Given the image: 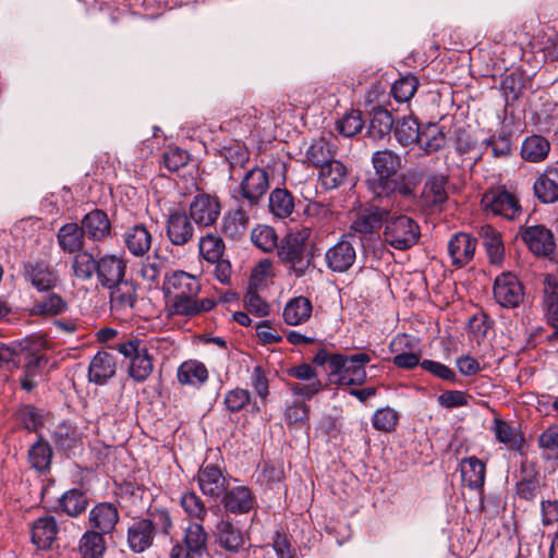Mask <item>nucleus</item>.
Here are the masks:
<instances>
[{
  "instance_id": "nucleus-1",
  "label": "nucleus",
  "mask_w": 558,
  "mask_h": 558,
  "mask_svg": "<svg viewBox=\"0 0 558 558\" xmlns=\"http://www.w3.org/2000/svg\"><path fill=\"white\" fill-rule=\"evenodd\" d=\"M375 177L367 179V187L376 199H387V204L399 206V197L412 199L414 184L404 175H397L401 168V157L392 150H378L372 156Z\"/></svg>"
},
{
  "instance_id": "nucleus-2",
  "label": "nucleus",
  "mask_w": 558,
  "mask_h": 558,
  "mask_svg": "<svg viewBox=\"0 0 558 558\" xmlns=\"http://www.w3.org/2000/svg\"><path fill=\"white\" fill-rule=\"evenodd\" d=\"M201 288L197 277L186 271L174 270L166 274L161 289L166 296L172 298L170 314L192 318L213 310L216 305L213 299L197 298Z\"/></svg>"
},
{
  "instance_id": "nucleus-3",
  "label": "nucleus",
  "mask_w": 558,
  "mask_h": 558,
  "mask_svg": "<svg viewBox=\"0 0 558 558\" xmlns=\"http://www.w3.org/2000/svg\"><path fill=\"white\" fill-rule=\"evenodd\" d=\"M311 235L312 229L302 227L280 241L277 255L290 276L302 278L315 269V245L310 242Z\"/></svg>"
},
{
  "instance_id": "nucleus-4",
  "label": "nucleus",
  "mask_w": 558,
  "mask_h": 558,
  "mask_svg": "<svg viewBox=\"0 0 558 558\" xmlns=\"http://www.w3.org/2000/svg\"><path fill=\"white\" fill-rule=\"evenodd\" d=\"M112 349L129 360V375L133 380L143 383L148 379L154 371V359L143 340L129 339L114 343Z\"/></svg>"
},
{
  "instance_id": "nucleus-5",
  "label": "nucleus",
  "mask_w": 558,
  "mask_h": 558,
  "mask_svg": "<svg viewBox=\"0 0 558 558\" xmlns=\"http://www.w3.org/2000/svg\"><path fill=\"white\" fill-rule=\"evenodd\" d=\"M482 208L487 216L515 220L522 215V206L517 194L499 185L488 189L481 199Z\"/></svg>"
},
{
  "instance_id": "nucleus-6",
  "label": "nucleus",
  "mask_w": 558,
  "mask_h": 558,
  "mask_svg": "<svg viewBox=\"0 0 558 558\" xmlns=\"http://www.w3.org/2000/svg\"><path fill=\"white\" fill-rule=\"evenodd\" d=\"M369 362L371 356L364 352L351 355L335 353L330 376L336 377L339 385H362L366 379L365 367Z\"/></svg>"
},
{
  "instance_id": "nucleus-7",
  "label": "nucleus",
  "mask_w": 558,
  "mask_h": 558,
  "mask_svg": "<svg viewBox=\"0 0 558 558\" xmlns=\"http://www.w3.org/2000/svg\"><path fill=\"white\" fill-rule=\"evenodd\" d=\"M421 238L417 222L409 216L399 215L387 218L384 239L396 250L405 251L414 246Z\"/></svg>"
},
{
  "instance_id": "nucleus-8",
  "label": "nucleus",
  "mask_w": 558,
  "mask_h": 558,
  "mask_svg": "<svg viewBox=\"0 0 558 558\" xmlns=\"http://www.w3.org/2000/svg\"><path fill=\"white\" fill-rule=\"evenodd\" d=\"M269 174L260 167H253L243 177L234 196L236 201L247 204L248 207H257L269 190Z\"/></svg>"
},
{
  "instance_id": "nucleus-9",
  "label": "nucleus",
  "mask_w": 558,
  "mask_h": 558,
  "mask_svg": "<svg viewBox=\"0 0 558 558\" xmlns=\"http://www.w3.org/2000/svg\"><path fill=\"white\" fill-rule=\"evenodd\" d=\"M22 276L38 292L52 291L60 283L58 270L47 260L33 259L23 263Z\"/></svg>"
},
{
  "instance_id": "nucleus-10",
  "label": "nucleus",
  "mask_w": 558,
  "mask_h": 558,
  "mask_svg": "<svg viewBox=\"0 0 558 558\" xmlns=\"http://www.w3.org/2000/svg\"><path fill=\"white\" fill-rule=\"evenodd\" d=\"M517 236L536 256L547 257L556 247L553 232L544 225L521 226Z\"/></svg>"
},
{
  "instance_id": "nucleus-11",
  "label": "nucleus",
  "mask_w": 558,
  "mask_h": 558,
  "mask_svg": "<svg viewBox=\"0 0 558 558\" xmlns=\"http://www.w3.org/2000/svg\"><path fill=\"white\" fill-rule=\"evenodd\" d=\"M355 244V235H342L340 240L328 248L325 254L327 267L335 272L348 271L356 259Z\"/></svg>"
},
{
  "instance_id": "nucleus-12",
  "label": "nucleus",
  "mask_w": 558,
  "mask_h": 558,
  "mask_svg": "<svg viewBox=\"0 0 558 558\" xmlns=\"http://www.w3.org/2000/svg\"><path fill=\"white\" fill-rule=\"evenodd\" d=\"M493 293L496 302L505 308H515L524 299L523 286L512 272H502L496 277Z\"/></svg>"
},
{
  "instance_id": "nucleus-13",
  "label": "nucleus",
  "mask_w": 558,
  "mask_h": 558,
  "mask_svg": "<svg viewBox=\"0 0 558 558\" xmlns=\"http://www.w3.org/2000/svg\"><path fill=\"white\" fill-rule=\"evenodd\" d=\"M126 275V260L114 254H104L97 258L96 279L98 286L108 289Z\"/></svg>"
},
{
  "instance_id": "nucleus-14",
  "label": "nucleus",
  "mask_w": 558,
  "mask_h": 558,
  "mask_svg": "<svg viewBox=\"0 0 558 558\" xmlns=\"http://www.w3.org/2000/svg\"><path fill=\"white\" fill-rule=\"evenodd\" d=\"M198 487L203 495L219 499L229 486V480L222 470L214 464H203L196 475Z\"/></svg>"
},
{
  "instance_id": "nucleus-15",
  "label": "nucleus",
  "mask_w": 558,
  "mask_h": 558,
  "mask_svg": "<svg viewBox=\"0 0 558 558\" xmlns=\"http://www.w3.org/2000/svg\"><path fill=\"white\" fill-rule=\"evenodd\" d=\"M378 201L383 206L366 207L357 213L355 220L351 225V229L354 232L371 234L381 228L384 220H387L389 215L388 208H393L395 206L387 204V199Z\"/></svg>"
},
{
  "instance_id": "nucleus-16",
  "label": "nucleus",
  "mask_w": 558,
  "mask_h": 558,
  "mask_svg": "<svg viewBox=\"0 0 558 558\" xmlns=\"http://www.w3.org/2000/svg\"><path fill=\"white\" fill-rule=\"evenodd\" d=\"M220 203L217 197L209 194H197L190 204V218L198 227L214 225L220 215Z\"/></svg>"
},
{
  "instance_id": "nucleus-17",
  "label": "nucleus",
  "mask_w": 558,
  "mask_h": 558,
  "mask_svg": "<svg viewBox=\"0 0 558 558\" xmlns=\"http://www.w3.org/2000/svg\"><path fill=\"white\" fill-rule=\"evenodd\" d=\"M120 521L118 507L109 501L96 504L88 513L90 531H98L101 535L111 534Z\"/></svg>"
},
{
  "instance_id": "nucleus-18",
  "label": "nucleus",
  "mask_w": 558,
  "mask_h": 558,
  "mask_svg": "<svg viewBox=\"0 0 558 558\" xmlns=\"http://www.w3.org/2000/svg\"><path fill=\"white\" fill-rule=\"evenodd\" d=\"M476 246V238L466 232L454 233L447 245L451 264L457 268L466 266L473 259Z\"/></svg>"
},
{
  "instance_id": "nucleus-19",
  "label": "nucleus",
  "mask_w": 558,
  "mask_h": 558,
  "mask_svg": "<svg viewBox=\"0 0 558 558\" xmlns=\"http://www.w3.org/2000/svg\"><path fill=\"white\" fill-rule=\"evenodd\" d=\"M255 207H248L240 201H236V207L230 209L222 220V232L232 240L241 239L248 230L251 211Z\"/></svg>"
},
{
  "instance_id": "nucleus-20",
  "label": "nucleus",
  "mask_w": 558,
  "mask_h": 558,
  "mask_svg": "<svg viewBox=\"0 0 558 558\" xmlns=\"http://www.w3.org/2000/svg\"><path fill=\"white\" fill-rule=\"evenodd\" d=\"M533 193L542 204H555L558 202V166H547L537 175L533 184Z\"/></svg>"
},
{
  "instance_id": "nucleus-21",
  "label": "nucleus",
  "mask_w": 558,
  "mask_h": 558,
  "mask_svg": "<svg viewBox=\"0 0 558 558\" xmlns=\"http://www.w3.org/2000/svg\"><path fill=\"white\" fill-rule=\"evenodd\" d=\"M155 539L150 521L145 518H135L126 531V542L131 551L141 554L148 549Z\"/></svg>"
},
{
  "instance_id": "nucleus-22",
  "label": "nucleus",
  "mask_w": 558,
  "mask_h": 558,
  "mask_svg": "<svg viewBox=\"0 0 558 558\" xmlns=\"http://www.w3.org/2000/svg\"><path fill=\"white\" fill-rule=\"evenodd\" d=\"M221 497L225 510L232 514L247 513L256 504L253 492L243 485L228 487Z\"/></svg>"
},
{
  "instance_id": "nucleus-23",
  "label": "nucleus",
  "mask_w": 558,
  "mask_h": 558,
  "mask_svg": "<svg viewBox=\"0 0 558 558\" xmlns=\"http://www.w3.org/2000/svg\"><path fill=\"white\" fill-rule=\"evenodd\" d=\"M194 235V227L185 211H172L167 219V236L173 245L182 246Z\"/></svg>"
},
{
  "instance_id": "nucleus-24",
  "label": "nucleus",
  "mask_w": 558,
  "mask_h": 558,
  "mask_svg": "<svg viewBox=\"0 0 558 558\" xmlns=\"http://www.w3.org/2000/svg\"><path fill=\"white\" fill-rule=\"evenodd\" d=\"M110 307L116 312H128L137 302V284L133 280L123 279L108 288Z\"/></svg>"
},
{
  "instance_id": "nucleus-25",
  "label": "nucleus",
  "mask_w": 558,
  "mask_h": 558,
  "mask_svg": "<svg viewBox=\"0 0 558 558\" xmlns=\"http://www.w3.org/2000/svg\"><path fill=\"white\" fill-rule=\"evenodd\" d=\"M414 344L408 335H398L390 343V350L395 353L392 363L403 369H412L421 365V354L413 351Z\"/></svg>"
},
{
  "instance_id": "nucleus-26",
  "label": "nucleus",
  "mask_w": 558,
  "mask_h": 558,
  "mask_svg": "<svg viewBox=\"0 0 558 558\" xmlns=\"http://www.w3.org/2000/svg\"><path fill=\"white\" fill-rule=\"evenodd\" d=\"M81 227L84 234L94 242H101L111 233L108 215L101 209H94L86 214L81 221Z\"/></svg>"
},
{
  "instance_id": "nucleus-27",
  "label": "nucleus",
  "mask_w": 558,
  "mask_h": 558,
  "mask_svg": "<svg viewBox=\"0 0 558 558\" xmlns=\"http://www.w3.org/2000/svg\"><path fill=\"white\" fill-rule=\"evenodd\" d=\"M478 236L492 265L501 266L505 260V245L501 233L490 225L481 226Z\"/></svg>"
},
{
  "instance_id": "nucleus-28",
  "label": "nucleus",
  "mask_w": 558,
  "mask_h": 558,
  "mask_svg": "<svg viewBox=\"0 0 558 558\" xmlns=\"http://www.w3.org/2000/svg\"><path fill=\"white\" fill-rule=\"evenodd\" d=\"M116 374V361L112 354L98 351L88 366V379L96 385H105Z\"/></svg>"
},
{
  "instance_id": "nucleus-29",
  "label": "nucleus",
  "mask_w": 558,
  "mask_h": 558,
  "mask_svg": "<svg viewBox=\"0 0 558 558\" xmlns=\"http://www.w3.org/2000/svg\"><path fill=\"white\" fill-rule=\"evenodd\" d=\"M216 541L227 551L236 553L245 548L247 537L230 521H220L216 526Z\"/></svg>"
},
{
  "instance_id": "nucleus-30",
  "label": "nucleus",
  "mask_w": 558,
  "mask_h": 558,
  "mask_svg": "<svg viewBox=\"0 0 558 558\" xmlns=\"http://www.w3.org/2000/svg\"><path fill=\"white\" fill-rule=\"evenodd\" d=\"M57 242L62 252L75 254L84 250L85 234L80 225L68 222L58 230Z\"/></svg>"
},
{
  "instance_id": "nucleus-31",
  "label": "nucleus",
  "mask_w": 558,
  "mask_h": 558,
  "mask_svg": "<svg viewBox=\"0 0 558 558\" xmlns=\"http://www.w3.org/2000/svg\"><path fill=\"white\" fill-rule=\"evenodd\" d=\"M58 524L53 517H41L31 527L32 542L38 549H48L56 541Z\"/></svg>"
},
{
  "instance_id": "nucleus-32",
  "label": "nucleus",
  "mask_w": 558,
  "mask_h": 558,
  "mask_svg": "<svg viewBox=\"0 0 558 558\" xmlns=\"http://www.w3.org/2000/svg\"><path fill=\"white\" fill-rule=\"evenodd\" d=\"M153 236L143 223L126 229L124 243L129 252L137 257L144 256L151 247Z\"/></svg>"
},
{
  "instance_id": "nucleus-33",
  "label": "nucleus",
  "mask_w": 558,
  "mask_h": 558,
  "mask_svg": "<svg viewBox=\"0 0 558 558\" xmlns=\"http://www.w3.org/2000/svg\"><path fill=\"white\" fill-rule=\"evenodd\" d=\"M460 471L463 483L472 490H481L485 484V463L475 456L461 460Z\"/></svg>"
},
{
  "instance_id": "nucleus-34",
  "label": "nucleus",
  "mask_w": 558,
  "mask_h": 558,
  "mask_svg": "<svg viewBox=\"0 0 558 558\" xmlns=\"http://www.w3.org/2000/svg\"><path fill=\"white\" fill-rule=\"evenodd\" d=\"M541 477L532 465L522 463L520 478L515 485L517 495L526 501L536 499L541 492Z\"/></svg>"
},
{
  "instance_id": "nucleus-35",
  "label": "nucleus",
  "mask_w": 558,
  "mask_h": 558,
  "mask_svg": "<svg viewBox=\"0 0 558 558\" xmlns=\"http://www.w3.org/2000/svg\"><path fill=\"white\" fill-rule=\"evenodd\" d=\"M295 208L294 196L284 187L274 189L268 197L269 213L277 219L289 218Z\"/></svg>"
},
{
  "instance_id": "nucleus-36",
  "label": "nucleus",
  "mask_w": 558,
  "mask_h": 558,
  "mask_svg": "<svg viewBox=\"0 0 558 558\" xmlns=\"http://www.w3.org/2000/svg\"><path fill=\"white\" fill-rule=\"evenodd\" d=\"M313 305L306 296H295L289 300L283 308V319L290 326H298L311 318Z\"/></svg>"
},
{
  "instance_id": "nucleus-37",
  "label": "nucleus",
  "mask_w": 558,
  "mask_h": 558,
  "mask_svg": "<svg viewBox=\"0 0 558 558\" xmlns=\"http://www.w3.org/2000/svg\"><path fill=\"white\" fill-rule=\"evenodd\" d=\"M549 151V141L542 135L533 134L523 141L520 155L525 161L538 163L548 157Z\"/></svg>"
},
{
  "instance_id": "nucleus-38",
  "label": "nucleus",
  "mask_w": 558,
  "mask_h": 558,
  "mask_svg": "<svg viewBox=\"0 0 558 558\" xmlns=\"http://www.w3.org/2000/svg\"><path fill=\"white\" fill-rule=\"evenodd\" d=\"M395 125V119L390 111L381 106L374 107L371 112L368 136L375 141L389 136Z\"/></svg>"
},
{
  "instance_id": "nucleus-39",
  "label": "nucleus",
  "mask_w": 558,
  "mask_h": 558,
  "mask_svg": "<svg viewBox=\"0 0 558 558\" xmlns=\"http://www.w3.org/2000/svg\"><path fill=\"white\" fill-rule=\"evenodd\" d=\"M89 500L85 492L80 488H72L61 495L58 506L63 513L71 518H77L84 513Z\"/></svg>"
},
{
  "instance_id": "nucleus-40",
  "label": "nucleus",
  "mask_w": 558,
  "mask_h": 558,
  "mask_svg": "<svg viewBox=\"0 0 558 558\" xmlns=\"http://www.w3.org/2000/svg\"><path fill=\"white\" fill-rule=\"evenodd\" d=\"M336 155L337 147L324 137L314 140L305 154L307 161L319 170L333 160Z\"/></svg>"
},
{
  "instance_id": "nucleus-41",
  "label": "nucleus",
  "mask_w": 558,
  "mask_h": 558,
  "mask_svg": "<svg viewBox=\"0 0 558 558\" xmlns=\"http://www.w3.org/2000/svg\"><path fill=\"white\" fill-rule=\"evenodd\" d=\"M447 184L445 175L429 177L422 193L424 203L432 208L440 207L448 199Z\"/></svg>"
},
{
  "instance_id": "nucleus-42",
  "label": "nucleus",
  "mask_w": 558,
  "mask_h": 558,
  "mask_svg": "<svg viewBox=\"0 0 558 558\" xmlns=\"http://www.w3.org/2000/svg\"><path fill=\"white\" fill-rule=\"evenodd\" d=\"M106 548L105 535L87 530L80 538L77 551L80 558H102Z\"/></svg>"
},
{
  "instance_id": "nucleus-43",
  "label": "nucleus",
  "mask_w": 558,
  "mask_h": 558,
  "mask_svg": "<svg viewBox=\"0 0 558 558\" xmlns=\"http://www.w3.org/2000/svg\"><path fill=\"white\" fill-rule=\"evenodd\" d=\"M97 258L93 253L83 250L74 254L71 262L72 276L83 282L90 281L95 276Z\"/></svg>"
},
{
  "instance_id": "nucleus-44",
  "label": "nucleus",
  "mask_w": 558,
  "mask_h": 558,
  "mask_svg": "<svg viewBox=\"0 0 558 558\" xmlns=\"http://www.w3.org/2000/svg\"><path fill=\"white\" fill-rule=\"evenodd\" d=\"M28 462L33 469L40 473L49 471L51 465L52 449L40 435L37 441L28 449Z\"/></svg>"
},
{
  "instance_id": "nucleus-45",
  "label": "nucleus",
  "mask_w": 558,
  "mask_h": 558,
  "mask_svg": "<svg viewBox=\"0 0 558 558\" xmlns=\"http://www.w3.org/2000/svg\"><path fill=\"white\" fill-rule=\"evenodd\" d=\"M68 308L69 304L62 295L49 291L46 296L34 303L32 313L35 315L58 316L66 312Z\"/></svg>"
},
{
  "instance_id": "nucleus-46",
  "label": "nucleus",
  "mask_w": 558,
  "mask_h": 558,
  "mask_svg": "<svg viewBox=\"0 0 558 558\" xmlns=\"http://www.w3.org/2000/svg\"><path fill=\"white\" fill-rule=\"evenodd\" d=\"M184 546L190 551L197 554L202 558L207 554L208 534L206 533L202 522H191L184 532Z\"/></svg>"
},
{
  "instance_id": "nucleus-47",
  "label": "nucleus",
  "mask_w": 558,
  "mask_h": 558,
  "mask_svg": "<svg viewBox=\"0 0 558 558\" xmlns=\"http://www.w3.org/2000/svg\"><path fill=\"white\" fill-rule=\"evenodd\" d=\"M318 177L326 190H335L344 183L348 169L341 161L333 159L319 170Z\"/></svg>"
},
{
  "instance_id": "nucleus-48",
  "label": "nucleus",
  "mask_w": 558,
  "mask_h": 558,
  "mask_svg": "<svg viewBox=\"0 0 558 558\" xmlns=\"http://www.w3.org/2000/svg\"><path fill=\"white\" fill-rule=\"evenodd\" d=\"M177 377L182 385L202 386L208 379V372L204 364L187 361L179 366Z\"/></svg>"
},
{
  "instance_id": "nucleus-49",
  "label": "nucleus",
  "mask_w": 558,
  "mask_h": 558,
  "mask_svg": "<svg viewBox=\"0 0 558 558\" xmlns=\"http://www.w3.org/2000/svg\"><path fill=\"white\" fill-rule=\"evenodd\" d=\"M166 274V260L158 255L147 257L140 269L141 278L149 288H159Z\"/></svg>"
},
{
  "instance_id": "nucleus-50",
  "label": "nucleus",
  "mask_w": 558,
  "mask_h": 558,
  "mask_svg": "<svg viewBox=\"0 0 558 558\" xmlns=\"http://www.w3.org/2000/svg\"><path fill=\"white\" fill-rule=\"evenodd\" d=\"M492 430L499 442L507 445L510 449L521 450L524 439L509 423L496 417L493 421Z\"/></svg>"
},
{
  "instance_id": "nucleus-51",
  "label": "nucleus",
  "mask_w": 558,
  "mask_h": 558,
  "mask_svg": "<svg viewBox=\"0 0 558 558\" xmlns=\"http://www.w3.org/2000/svg\"><path fill=\"white\" fill-rule=\"evenodd\" d=\"M421 130L417 120L411 116L398 120L393 129L395 137L402 146L417 144Z\"/></svg>"
},
{
  "instance_id": "nucleus-52",
  "label": "nucleus",
  "mask_w": 558,
  "mask_h": 558,
  "mask_svg": "<svg viewBox=\"0 0 558 558\" xmlns=\"http://www.w3.org/2000/svg\"><path fill=\"white\" fill-rule=\"evenodd\" d=\"M417 144L426 154H430L445 146L446 137L437 124L430 123L421 130Z\"/></svg>"
},
{
  "instance_id": "nucleus-53",
  "label": "nucleus",
  "mask_w": 558,
  "mask_h": 558,
  "mask_svg": "<svg viewBox=\"0 0 558 558\" xmlns=\"http://www.w3.org/2000/svg\"><path fill=\"white\" fill-rule=\"evenodd\" d=\"M544 306L548 322L556 327L558 324V281L546 278L544 283Z\"/></svg>"
},
{
  "instance_id": "nucleus-54",
  "label": "nucleus",
  "mask_w": 558,
  "mask_h": 558,
  "mask_svg": "<svg viewBox=\"0 0 558 558\" xmlns=\"http://www.w3.org/2000/svg\"><path fill=\"white\" fill-rule=\"evenodd\" d=\"M51 440L53 441L57 449L64 452H69L75 449L80 441L76 429L64 423L56 426L51 434Z\"/></svg>"
},
{
  "instance_id": "nucleus-55",
  "label": "nucleus",
  "mask_w": 558,
  "mask_h": 558,
  "mask_svg": "<svg viewBox=\"0 0 558 558\" xmlns=\"http://www.w3.org/2000/svg\"><path fill=\"white\" fill-rule=\"evenodd\" d=\"M251 240L253 244L263 252L278 250L279 243L275 229L270 226L258 225L252 230Z\"/></svg>"
},
{
  "instance_id": "nucleus-56",
  "label": "nucleus",
  "mask_w": 558,
  "mask_h": 558,
  "mask_svg": "<svg viewBox=\"0 0 558 558\" xmlns=\"http://www.w3.org/2000/svg\"><path fill=\"white\" fill-rule=\"evenodd\" d=\"M199 254L208 263L217 262L222 257L225 243L222 239L214 233L202 236L198 243Z\"/></svg>"
},
{
  "instance_id": "nucleus-57",
  "label": "nucleus",
  "mask_w": 558,
  "mask_h": 558,
  "mask_svg": "<svg viewBox=\"0 0 558 558\" xmlns=\"http://www.w3.org/2000/svg\"><path fill=\"white\" fill-rule=\"evenodd\" d=\"M180 505L190 518L198 522H203L207 517V508L204 501L194 492L183 494Z\"/></svg>"
},
{
  "instance_id": "nucleus-58",
  "label": "nucleus",
  "mask_w": 558,
  "mask_h": 558,
  "mask_svg": "<svg viewBox=\"0 0 558 558\" xmlns=\"http://www.w3.org/2000/svg\"><path fill=\"white\" fill-rule=\"evenodd\" d=\"M399 421V413L392 408L377 409L372 416V425L376 430L390 433L395 430Z\"/></svg>"
},
{
  "instance_id": "nucleus-59",
  "label": "nucleus",
  "mask_w": 558,
  "mask_h": 558,
  "mask_svg": "<svg viewBox=\"0 0 558 558\" xmlns=\"http://www.w3.org/2000/svg\"><path fill=\"white\" fill-rule=\"evenodd\" d=\"M418 87V80L414 75H407L393 83L391 86V94L399 102L410 100Z\"/></svg>"
},
{
  "instance_id": "nucleus-60",
  "label": "nucleus",
  "mask_w": 558,
  "mask_h": 558,
  "mask_svg": "<svg viewBox=\"0 0 558 558\" xmlns=\"http://www.w3.org/2000/svg\"><path fill=\"white\" fill-rule=\"evenodd\" d=\"M43 355H31L24 366L21 376V387L26 391H32L37 386L36 378L39 376V367L43 361Z\"/></svg>"
},
{
  "instance_id": "nucleus-61",
  "label": "nucleus",
  "mask_w": 558,
  "mask_h": 558,
  "mask_svg": "<svg viewBox=\"0 0 558 558\" xmlns=\"http://www.w3.org/2000/svg\"><path fill=\"white\" fill-rule=\"evenodd\" d=\"M364 122L360 111L352 110L337 122V130L345 137H352L363 129Z\"/></svg>"
},
{
  "instance_id": "nucleus-62",
  "label": "nucleus",
  "mask_w": 558,
  "mask_h": 558,
  "mask_svg": "<svg viewBox=\"0 0 558 558\" xmlns=\"http://www.w3.org/2000/svg\"><path fill=\"white\" fill-rule=\"evenodd\" d=\"M251 401V393L243 388H234L225 395L223 403L231 413L240 412Z\"/></svg>"
},
{
  "instance_id": "nucleus-63",
  "label": "nucleus",
  "mask_w": 558,
  "mask_h": 558,
  "mask_svg": "<svg viewBox=\"0 0 558 558\" xmlns=\"http://www.w3.org/2000/svg\"><path fill=\"white\" fill-rule=\"evenodd\" d=\"M145 519L150 521L155 534L159 531L163 535H169L173 527L172 518L167 509H151Z\"/></svg>"
},
{
  "instance_id": "nucleus-64",
  "label": "nucleus",
  "mask_w": 558,
  "mask_h": 558,
  "mask_svg": "<svg viewBox=\"0 0 558 558\" xmlns=\"http://www.w3.org/2000/svg\"><path fill=\"white\" fill-rule=\"evenodd\" d=\"M162 159L165 167L169 171L175 172L187 165L190 155L186 150L179 147H170L163 153Z\"/></svg>"
}]
</instances>
